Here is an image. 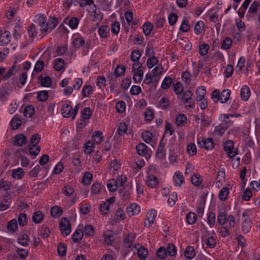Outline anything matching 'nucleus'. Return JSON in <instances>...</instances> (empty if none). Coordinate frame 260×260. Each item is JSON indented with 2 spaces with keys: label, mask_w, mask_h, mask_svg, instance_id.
Listing matches in <instances>:
<instances>
[{
  "label": "nucleus",
  "mask_w": 260,
  "mask_h": 260,
  "mask_svg": "<svg viewBox=\"0 0 260 260\" xmlns=\"http://www.w3.org/2000/svg\"><path fill=\"white\" fill-rule=\"evenodd\" d=\"M8 230L13 233L15 232L18 228V224L17 220L15 219L9 221L7 226Z\"/></svg>",
  "instance_id": "nucleus-32"
},
{
  "label": "nucleus",
  "mask_w": 260,
  "mask_h": 260,
  "mask_svg": "<svg viewBox=\"0 0 260 260\" xmlns=\"http://www.w3.org/2000/svg\"><path fill=\"white\" fill-rule=\"evenodd\" d=\"M59 228L62 234L65 236L69 235L71 232L70 221L66 217L62 218L59 222Z\"/></svg>",
  "instance_id": "nucleus-5"
},
{
  "label": "nucleus",
  "mask_w": 260,
  "mask_h": 260,
  "mask_svg": "<svg viewBox=\"0 0 260 260\" xmlns=\"http://www.w3.org/2000/svg\"><path fill=\"white\" fill-rule=\"evenodd\" d=\"M50 212L53 217H60L62 214V210L61 208L58 206L52 207Z\"/></svg>",
  "instance_id": "nucleus-34"
},
{
  "label": "nucleus",
  "mask_w": 260,
  "mask_h": 260,
  "mask_svg": "<svg viewBox=\"0 0 260 260\" xmlns=\"http://www.w3.org/2000/svg\"><path fill=\"white\" fill-rule=\"evenodd\" d=\"M197 143L201 148H204L206 150L212 149L214 145V142L212 138H205L203 137H197Z\"/></svg>",
  "instance_id": "nucleus-3"
},
{
  "label": "nucleus",
  "mask_w": 260,
  "mask_h": 260,
  "mask_svg": "<svg viewBox=\"0 0 260 260\" xmlns=\"http://www.w3.org/2000/svg\"><path fill=\"white\" fill-rule=\"evenodd\" d=\"M93 91V89L91 86L89 84H87L86 83L84 84L83 86L82 91L81 94L83 98L88 97L89 95L92 93Z\"/></svg>",
  "instance_id": "nucleus-22"
},
{
  "label": "nucleus",
  "mask_w": 260,
  "mask_h": 260,
  "mask_svg": "<svg viewBox=\"0 0 260 260\" xmlns=\"http://www.w3.org/2000/svg\"><path fill=\"white\" fill-rule=\"evenodd\" d=\"M83 236V232L81 230H76L72 235V240L74 242L77 243L80 242Z\"/></svg>",
  "instance_id": "nucleus-29"
},
{
  "label": "nucleus",
  "mask_w": 260,
  "mask_h": 260,
  "mask_svg": "<svg viewBox=\"0 0 260 260\" xmlns=\"http://www.w3.org/2000/svg\"><path fill=\"white\" fill-rule=\"evenodd\" d=\"M217 222L221 225L229 224L231 228H234L235 224V217L232 215H230L227 218L225 211H220L217 215Z\"/></svg>",
  "instance_id": "nucleus-1"
},
{
  "label": "nucleus",
  "mask_w": 260,
  "mask_h": 260,
  "mask_svg": "<svg viewBox=\"0 0 260 260\" xmlns=\"http://www.w3.org/2000/svg\"><path fill=\"white\" fill-rule=\"evenodd\" d=\"M27 143V139L24 134H19L16 135L14 138L13 144L18 147H21Z\"/></svg>",
  "instance_id": "nucleus-9"
},
{
  "label": "nucleus",
  "mask_w": 260,
  "mask_h": 260,
  "mask_svg": "<svg viewBox=\"0 0 260 260\" xmlns=\"http://www.w3.org/2000/svg\"><path fill=\"white\" fill-rule=\"evenodd\" d=\"M187 118L185 114L178 115L176 117V123L178 126H183L186 123Z\"/></svg>",
  "instance_id": "nucleus-42"
},
{
  "label": "nucleus",
  "mask_w": 260,
  "mask_h": 260,
  "mask_svg": "<svg viewBox=\"0 0 260 260\" xmlns=\"http://www.w3.org/2000/svg\"><path fill=\"white\" fill-rule=\"evenodd\" d=\"M156 214L157 212L155 210L151 209L149 210L144 222L145 226H148V227L151 226L156 218Z\"/></svg>",
  "instance_id": "nucleus-7"
},
{
  "label": "nucleus",
  "mask_w": 260,
  "mask_h": 260,
  "mask_svg": "<svg viewBox=\"0 0 260 260\" xmlns=\"http://www.w3.org/2000/svg\"><path fill=\"white\" fill-rule=\"evenodd\" d=\"M85 40L84 38L79 35H75L72 39V44L75 49L79 48L81 46L84 45Z\"/></svg>",
  "instance_id": "nucleus-13"
},
{
  "label": "nucleus",
  "mask_w": 260,
  "mask_h": 260,
  "mask_svg": "<svg viewBox=\"0 0 260 260\" xmlns=\"http://www.w3.org/2000/svg\"><path fill=\"white\" fill-rule=\"evenodd\" d=\"M138 256L140 259H145L148 255V250L146 248L141 247L137 251Z\"/></svg>",
  "instance_id": "nucleus-48"
},
{
  "label": "nucleus",
  "mask_w": 260,
  "mask_h": 260,
  "mask_svg": "<svg viewBox=\"0 0 260 260\" xmlns=\"http://www.w3.org/2000/svg\"><path fill=\"white\" fill-rule=\"evenodd\" d=\"M127 131V125L125 122H120L117 126V132L119 136H123Z\"/></svg>",
  "instance_id": "nucleus-41"
},
{
  "label": "nucleus",
  "mask_w": 260,
  "mask_h": 260,
  "mask_svg": "<svg viewBox=\"0 0 260 260\" xmlns=\"http://www.w3.org/2000/svg\"><path fill=\"white\" fill-rule=\"evenodd\" d=\"M206 90L205 87H199L196 90L197 94V101H201L203 99H205V95L206 94Z\"/></svg>",
  "instance_id": "nucleus-24"
},
{
  "label": "nucleus",
  "mask_w": 260,
  "mask_h": 260,
  "mask_svg": "<svg viewBox=\"0 0 260 260\" xmlns=\"http://www.w3.org/2000/svg\"><path fill=\"white\" fill-rule=\"evenodd\" d=\"M109 29L106 25H102L98 29V33L101 38H105L107 36V33L109 32Z\"/></svg>",
  "instance_id": "nucleus-52"
},
{
  "label": "nucleus",
  "mask_w": 260,
  "mask_h": 260,
  "mask_svg": "<svg viewBox=\"0 0 260 260\" xmlns=\"http://www.w3.org/2000/svg\"><path fill=\"white\" fill-rule=\"evenodd\" d=\"M153 29V25L149 22H145L143 26V31L146 36H149Z\"/></svg>",
  "instance_id": "nucleus-47"
},
{
  "label": "nucleus",
  "mask_w": 260,
  "mask_h": 260,
  "mask_svg": "<svg viewBox=\"0 0 260 260\" xmlns=\"http://www.w3.org/2000/svg\"><path fill=\"white\" fill-rule=\"evenodd\" d=\"M48 97V92L46 90L40 91L37 93V98L40 102H45Z\"/></svg>",
  "instance_id": "nucleus-40"
},
{
  "label": "nucleus",
  "mask_w": 260,
  "mask_h": 260,
  "mask_svg": "<svg viewBox=\"0 0 260 260\" xmlns=\"http://www.w3.org/2000/svg\"><path fill=\"white\" fill-rule=\"evenodd\" d=\"M16 61H15L13 66L8 70L6 74L3 77V80H7L11 78L15 74V64Z\"/></svg>",
  "instance_id": "nucleus-38"
},
{
  "label": "nucleus",
  "mask_w": 260,
  "mask_h": 260,
  "mask_svg": "<svg viewBox=\"0 0 260 260\" xmlns=\"http://www.w3.org/2000/svg\"><path fill=\"white\" fill-rule=\"evenodd\" d=\"M229 193V190L227 187H223L219 192V199L221 201H225Z\"/></svg>",
  "instance_id": "nucleus-49"
},
{
  "label": "nucleus",
  "mask_w": 260,
  "mask_h": 260,
  "mask_svg": "<svg viewBox=\"0 0 260 260\" xmlns=\"http://www.w3.org/2000/svg\"><path fill=\"white\" fill-rule=\"evenodd\" d=\"M142 138L144 142L147 143H149L152 141V134L149 131H145L142 133Z\"/></svg>",
  "instance_id": "nucleus-54"
},
{
  "label": "nucleus",
  "mask_w": 260,
  "mask_h": 260,
  "mask_svg": "<svg viewBox=\"0 0 260 260\" xmlns=\"http://www.w3.org/2000/svg\"><path fill=\"white\" fill-rule=\"evenodd\" d=\"M170 104V101L168 98L165 96H162L159 101V107L162 109L167 108Z\"/></svg>",
  "instance_id": "nucleus-50"
},
{
  "label": "nucleus",
  "mask_w": 260,
  "mask_h": 260,
  "mask_svg": "<svg viewBox=\"0 0 260 260\" xmlns=\"http://www.w3.org/2000/svg\"><path fill=\"white\" fill-rule=\"evenodd\" d=\"M27 32L29 37V42H31L37 35L36 27L34 24H31L28 27Z\"/></svg>",
  "instance_id": "nucleus-43"
},
{
  "label": "nucleus",
  "mask_w": 260,
  "mask_h": 260,
  "mask_svg": "<svg viewBox=\"0 0 260 260\" xmlns=\"http://www.w3.org/2000/svg\"><path fill=\"white\" fill-rule=\"evenodd\" d=\"M190 26L186 18H184L180 27V30L182 32H187L190 29Z\"/></svg>",
  "instance_id": "nucleus-55"
},
{
  "label": "nucleus",
  "mask_w": 260,
  "mask_h": 260,
  "mask_svg": "<svg viewBox=\"0 0 260 260\" xmlns=\"http://www.w3.org/2000/svg\"><path fill=\"white\" fill-rule=\"evenodd\" d=\"M177 201V194L176 192H173L169 197L168 203L171 207L173 206Z\"/></svg>",
  "instance_id": "nucleus-61"
},
{
  "label": "nucleus",
  "mask_w": 260,
  "mask_h": 260,
  "mask_svg": "<svg viewBox=\"0 0 260 260\" xmlns=\"http://www.w3.org/2000/svg\"><path fill=\"white\" fill-rule=\"evenodd\" d=\"M232 43V39L226 37L223 40L221 48L224 50H228L231 48Z\"/></svg>",
  "instance_id": "nucleus-53"
},
{
  "label": "nucleus",
  "mask_w": 260,
  "mask_h": 260,
  "mask_svg": "<svg viewBox=\"0 0 260 260\" xmlns=\"http://www.w3.org/2000/svg\"><path fill=\"white\" fill-rule=\"evenodd\" d=\"M133 79L136 83L141 82L143 77V72L141 70L135 71Z\"/></svg>",
  "instance_id": "nucleus-45"
},
{
  "label": "nucleus",
  "mask_w": 260,
  "mask_h": 260,
  "mask_svg": "<svg viewBox=\"0 0 260 260\" xmlns=\"http://www.w3.org/2000/svg\"><path fill=\"white\" fill-rule=\"evenodd\" d=\"M158 59L154 56H150L147 60V65L149 69H151L158 63Z\"/></svg>",
  "instance_id": "nucleus-57"
},
{
  "label": "nucleus",
  "mask_w": 260,
  "mask_h": 260,
  "mask_svg": "<svg viewBox=\"0 0 260 260\" xmlns=\"http://www.w3.org/2000/svg\"><path fill=\"white\" fill-rule=\"evenodd\" d=\"M47 23L49 24V32H50L56 27L59 21L58 19H56L55 17H51Z\"/></svg>",
  "instance_id": "nucleus-35"
},
{
  "label": "nucleus",
  "mask_w": 260,
  "mask_h": 260,
  "mask_svg": "<svg viewBox=\"0 0 260 260\" xmlns=\"http://www.w3.org/2000/svg\"><path fill=\"white\" fill-rule=\"evenodd\" d=\"M252 222L249 219H246L242 223V230L244 233H248L251 228Z\"/></svg>",
  "instance_id": "nucleus-28"
},
{
  "label": "nucleus",
  "mask_w": 260,
  "mask_h": 260,
  "mask_svg": "<svg viewBox=\"0 0 260 260\" xmlns=\"http://www.w3.org/2000/svg\"><path fill=\"white\" fill-rule=\"evenodd\" d=\"M184 255L189 259H192L195 255L193 247L191 246L187 247L184 251Z\"/></svg>",
  "instance_id": "nucleus-44"
},
{
  "label": "nucleus",
  "mask_w": 260,
  "mask_h": 260,
  "mask_svg": "<svg viewBox=\"0 0 260 260\" xmlns=\"http://www.w3.org/2000/svg\"><path fill=\"white\" fill-rule=\"evenodd\" d=\"M172 79L170 77H165L163 80L161 87L164 89H168L171 86Z\"/></svg>",
  "instance_id": "nucleus-63"
},
{
  "label": "nucleus",
  "mask_w": 260,
  "mask_h": 260,
  "mask_svg": "<svg viewBox=\"0 0 260 260\" xmlns=\"http://www.w3.org/2000/svg\"><path fill=\"white\" fill-rule=\"evenodd\" d=\"M94 147V143L89 141L86 142L84 145V151L87 154H90L93 151Z\"/></svg>",
  "instance_id": "nucleus-26"
},
{
  "label": "nucleus",
  "mask_w": 260,
  "mask_h": 260,
  "mask_svg": "<svg viewBox=\"0 0 260 260\" xmlns=\"http://www.w3.org/2000/svg\"><path fill=\"white\" fill-rule=\"evenodd\" d=\"M234 144L233 141L228 140L223 145V149L228 154V156L231 157V154H233V149H234Z\"/></svg>",
  "instance_id": "nucleus-14"
},
{
  "label": "nucleus",
  "mask_w": 260,
  "mask_h": 260,
  "mask_svg": "<svg viewBox=\"0 0 260 260\" xmlns=\"http://www.w3.org/2000/svg\"><path fill=\"white\" fill-rule=\"evenodd\" d=\"M62 193L66 196H70L74 193V189L70 185H65L62 189Z\"/></svg>",
  "instance_id": "nucleus-64"
},
{
  "label": "nucleus",
  "mask_w": 260,
  "mask_h": 260,
  "mask_svg": "<svg viewBox=\"0 0 260 260\" xmlns=\"http://www.w3.org/2000/svg\"><path fill=\"white\" fill-rule=\"evenodd\" d=\"M186 221L189 224H192L197 220V215L194 213L189 212L186 216Z\"/></svg>",
  "instance_id": "nucleus-56"
},
{
  "label": "nucleus",
  "mask_w": 260,
  "mask_h": 260,
  "mask_svg": "<svg viewBox=\"0 0 260 260\" xmlns=\"http://www.w3.org/2000/svg\"><path fill=\"white\" fill-rule=\"evenodd\" d=\"M72 107L69 104L64 105L61 109V114L64 117L72 116Z\"/></svg>",
  "instance_id": "nucleus-17"
},
{
  "label": "nucleus",
  "mask_w": 260,
  "mask_h": 260,
  "mask_svg": "<svg viewBox=\"0 0 260 260\" xmlns=\"http://www.w3.org/2000/svg\"><path fill=\"white\" fill-rule=\"evenodd\" d=\"M202 181L201 176L199 174H194L191 178L192 184L197 186H199L201 184Z\"/></svg>",
  "instance_id": "nucleus-58"
},
{
  "label": "nucleus",
  "mask_w": 260,
  "mask_h": 260,
  "mask_svg": "<svg viewBox=\"0 0 260 260\" xmlns=\"http://www.w3.org/2000/svg\"><path fill=\"white\" fill-rule=\"evenodd\" d=\"M35 109L33 106L27 105L25 107L23 110V114L25 117L28 116L29 118L32 117L35 113Z\"/></svg>",
  "instance_id": "nucleus-31"
},
{
  "label": "nucleus",
  "mask_w": 260,
  "mask_h": 260,
  "mask_svg": "<svg viewBox=\"0 0 260 260\" xmlns=\"http://www.w3.org/2000/svg\"><path fill=\"white\" fill-rule=\"evenodd\" d=\"M228 128V125L226 123H220L215 127L214 133L219 136H221L225 133Z\"/></svg>",
  "instance_id": "nucleus-18"
},
{
  "label": "nucleus",
  "mask_w": 260,
  "mask_h": 260,
  "mask_svg": "<svg viewBox=\"0 0 260 260\" xmlns=\"http://www.w3.org/2000/svg\"><path fill=\"white\" fill-rule=\"evenodd\" d=\"M164 137L165 136L164 135L159 142V144L158 145L155 153L156 157L160 159H163L166 155L165 151L164 150L165 143L163 142V139Z\"/></svg>",
  "instance_id": "nucleus-11"
},
{
  "label": "nucleus",
  "mask_w": 260,
  "mask_h": 260,
  "mask_svg": "<svg viewBox=\"0 0 260 260\" xmlns=\"http://www.w3.org/2000/svg\"><path fill=\"white\" fill-rule=\"evenodd\" d=\"M35 22L40 27V31L42 34L49 32V24L47 23V19L45 14H38L35 17Z\"/></svg>",
  "instance_id": "nucleus-2"
},
{
  "label": "nucleus",
  "mask_w": 260,
  "mask_h": 260,
  "mask_svg": "<svg viewBox=\"0 0 260 260\" xmlns=\"http://www.w3.org/2000/svg\"><path fill=\"white\" fill-rule=\"evenodd\" d=\"M18 243L23 246L27 245L29 242V236L25 234L20 235L18 239Z\"/></svg>",
  "instance_id": "nucleus-39"
},
{
  "label": "nucleus",
  "mask_w": 260,
  "mask_h": 260,
  "mask_svg": "<svg viewBox=\"0 0 260 260\" xmlns=\"http://www.w3.org/2000/svg\"><path fill=\"white\" fill-rule=\"evenodd\" d=\"M136 150L138 154L148 158L150 157L148 147L143 143H139L136 146Z\"/></svg>",
  "instance_id": "nucleus-6"
},
{
  "label": "nucleus",
  "mask_w": 260,
  "mask_h": 260,
  "mask_svg": "<svg viewBox=\"0 0 260 260\" xmlns=\"http://www.w3.org/2000/svg\"><path fill=\"white\" fill-rule=\"evenodd\" d=\"M41 235L43 238H46L50 235V231L46 225H42L41 229L39 230Z\"/></svg>",
  "instance_id": "nucleus-51"
},
{
  "label": "nucleus",
  "mask_w": 260,
  "mask_h": 260,
  "mask_svg": "<svg viewBox=\"0 0 260 260\" xmlns=\"http://www.w3.org/2000/svg\"><path fill=\"white\" fill-rule=\"evenodd\" d=\"M11 33L7 30L0 31V45L5 46L11 41Z\"/></svg>",
  "instance_id": "nucleus-10"
},
{
  "label": "nucleus",
  "mask_w": 260,
  "mask_h": 260,
  "mask_svg": "<svg viewBox=\"0 0 260 260\" xmlns=\"http://www.w3.org/2000/svg\"><path fill=\"white\" fill-rule=\"evenodd\" d=\"M24 175V171L23 169L19 168L17 169L14 170L12 173V176L15 179H20Z\"/></svg>",
  "instance_id": "nucleus-37"
},
{
  "label": "nucleus",
  "mask_w": 260,
  "mask_h": 260,
  "mask_svg": "<svg viewBox=\"0 0 260 260\" xmlns=\"http://www.w3.org/2000/svg\"><path fill=\"white\" fill-rule=\"evenodd\" d=\"M146 183L147 186L155 188L158 184V180L156 176L149 174L146 177Z\"/></svg>",
  "instance_id": "nucleus-12"
},
{
  "label": "nucleus",
  "mask_w": 260,
  "mask_h": 260,
  "mask_svg": "<svg viewBox=\"0 0 260 260\" xmlns=\"http://www.w3.org/2000/svg\"><path fill=\"white\" fill-rule=\"evenodd\" d=\"M107 186L109 191L114 192L117 189V181L115 179L108 180L107 182Z\"/></svg>",
  "instance_id": "nucleus-25"
},
{
  "label": "nucleus",
  "mask_w": 260,
  "mask_h": 260,
  "mask_svg": "<svg viewBox=\"0 0 260 260\" xmlns=\"http://www.w3.org/2000/svg\"><path fill=\"white\" fill-rule=\"evenodd\" d=\"M193 93L190 90L185 91L181 98V101L185 105L187 109H193L194 107V101L192 99Z\"/></svg>",
  "instance_id": "nucleus-4"
},
{
  "label": "nucleus",
  "mask_w": 260,
  "mask_h": 260,
  "mask_svg": "<svg viewBox=\"0 0 260 260\" xmlns=\"http://www.w3.org/2000/svg\"><path fill=\"white\" fill-rule=\"evenodd\" d=\"M230 94L231 91L230 89H224L220 94V96L218 99V100H219L221 103H224L229 100Z\"/></svg>",
  "instance_id": "nucleus-20"
},
{
  "label": "nucleus",
  "mask_w": 260,
  "mask_h": 260,
  "mask_svg": "<svg viewBox=\"0 0 260 260\" xmlns=\"http://www.w3.org/2000/svg\"><path fill=\"white\" fill-rule=\"evenodd\" d=\"M39 79L40 81L41 85L44 87H50L52 83V79L49 76L43 77L41 75L39 76Z\"/></svg>",
  "instance_id": "nucleus-27"
},
{
  "label": "nucleus",
  "mask_w": 260,
  "mask_h": 260,
  "mask_svg": "<svg viewBox=\"0 0 260 260\" xmlns=\"http://www.w3.org/2000/svg\"><path fill=\"white\" fill-rule=\"evenodd\" d=\"M67 19L68 17L66 18L63 20V22L67 23ZM79 23V20L77 17H72L71 19H69L68 24L71 29H74L77 28Z\"/></svg>",
  "instance_id": "nucleus-21"
},
{
  "label": "nucleus",
  "mask_w": 260,
  "mask_h": 260,
  "mask_svg": "<svg viewBox=\"0 0 260 260\" xmlns=\"http://www.w3.org/2000/svg\"><path fill=\"white\" fill-rule=\"evenodd\" d=\"M173 179L175 185L179 186L183 182L184 178L182 173L177 171L175 173Z\"/></svg>",
  "instance_id": "nucleus-19"
},
{
  "label": "nucleus",
  "mask_w": 260,
  "mask_h": 260,
  "mask_svg": "<svg viewBox=\"0 0 260 260\" xmlns=\"http://www.w3.org/2000/svg\"><path fill=\"white\" fill-rule=\"evenodd\" d=\"M92 139L94 144L101 143L103 141L102 132L99 131H95L93 134Z\"/></svg>",
  "instance_id": "nucleus-30"
},
{
  "label": "nucleus",
  "mask_w": 260,
  "mask_h": 260,
  "mask_svg": "<svg viewBox=\"0 0 260 260\" xmlns=\"http://www.w3.org/2000/svg\"><path fill=\"white\" fill-rule=\"evenodd\" d=\"M136 238V234L134 233H128L125 235L123 238V246L126 248H131Z\"/></svg>",
  "instance_id": "nucleus-8"
},
{
  "label": "nucleus",
  "mask_w": 260,
  "mask_h": 260,
  "mask_svg": "<svg viewBox=\"0 0 260 260\" xmlns=\"http://www.w3.org/2000/svg\"><path fill=\"white\" fill-rule=\"evenodd\" d=\"M44 217V214L41 211H38L33 213L32 220L35 223H40L42 222Z\"/></svg>",
  "instance_id": "nucleus-23"
},
{
  "label": "nucleus",
  "mask_w": 260,
  "mask_h": 260,
  "mask_svg": "<svg viewBox=\"0 0 260 260\" xmlns=\"http://www.w3.org/2000/svg\"><path fill=\"white\" fill-rule=\"evenodd\" d=\"M92 179V174L90 172H86L82 178V183L88 185L90 184Z\"/></svg>",
  "instance_id": "nucleus-46"
},
{
  "label": "nucleus",
  "mask_w": 260,
  "mask_h": 260,
  "mask_svg": "<svg viewBox=\"0 0 260 260\" xmlns=\"http://www.w3.org/2000/svg\"><path fill=\"white\" fill-rule=\"evenodd\" d=\"M157 255L158 257L160 259H164L167 257L168 254L166 248L164 247H159L156 251Z\"/></svg>",
  "instance_id": "nucleus-62"
},
{
  "label": "nucleus",
  "mask_w": 260,
  "mask_h": 260,
  "mask_svg": "<svg viewBox=\"0 0 260 260\" xmlns=\"http://www.w3.org/2000/svg\"><path fill=\"white\" fill-rule=\"evenodd\" d=\"M240 95L242 100L244 101H247L250 95V90L249 87L247 85H244L241 89Z\"/></svg>",
  "instance_id": "nucleus-16"
},
{
  "label": "nucleus",
  "mask_w": 260,
  "mask_h": 260,
  "mask_svg": "<svg viewBox=\"0 0 260 260\" xmlns=\"http://www.w3.org/2000/svg\"><path fill=\"white\" fill-rule=\"evenodd\" d=\"M173 88L174 92L177 95L180 94L184 90L183 86L180 82L174 84Z\"/></svg>",
  "instance_id": "nucleus-59"
},
{
  "label": "nucleus",
  "mask_w": 260,
  "mask_h": 260,
  "mask_svg": "<svg viewBox=\"0 0 260 260\" xmlns=\"http://www.w3.org/2000/svg\"><path fill=\"white\" fill-rule=\"evenodd\" d=\"M28 218L26 214L21 213L18 217V222L20 226H24L27 223Z\"/></svg>",
  "instance_id": "nucleus-36"
},
{
  "label": "nucleus",
  "mask_w": 260,
  "mask_h": 260,
  "mask_svg": "<svg viewBox=\"0 0 260 260\" xmlns=\"http://www.w3.org/2000/svg\"><path fill=\"white\" fill-rule=\"evenodd\" d=\"M125 72V67L124 66L117 65L115 69L114 73L118 76L124 75Z\"/></svg>",
  "instance_id": "nucleus-60"
},
{
  "label": "nucleus",
  "mask_w": 260,
  "mask_h": 260,
  "mask_svg": "<svg viewBox=\"0 0 260 260\" xmlns=\"http://www.w3.org/2000/svg\"><path fill=\"white\" fill-rule=\"evenodd\" d=\"M140 211V207L136 203H132L130 206L126 208V212L127 214L131 215L138 214Z\"/></svg>",
  "instance_id": "nucleus-15"
},
{
  "label": "nucleus",
  "mask_w": 260,
  "mask_h": 260,
  "mask_svg": "<svg viewBox=\"0 0 260 260\" xmlns=\"http://www.w3.org/2000/svg\"><path fill=\"white\" fill-rule=\"evenodd\" d=\"M17 116V115H15L14 117L11 119L10 123L11 126V128L13 129H17L21 124V119L18 118Z\"/></svg>",
  "instance_id": "nucleus-33"
}]
</instances>
